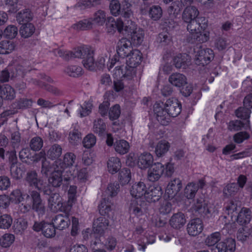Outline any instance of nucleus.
Instances as JSON below:
<instances>
[{
  "mask_svg": "<svg viewBox=\"0 0 252 252\" xmlns=\"http://www.w3.org/2000/svg\"><path fill=\"white\" fill-rule=\"evenodd\" d=\"M221 235L220 232H215L209 235L205 240V244L208 247H214V252H233L235 250L236 244L235 239L227 238L219 242L221 240Z\"/></svg>",
  "mask_w": 252,
  "mask_h": 252,
  "instance_id": "1",
  "label": "nucleus"
},
{
  "mask_svg": "<svg viewBox=\"0 0 252 252\" xmlns=\"http://www.w3.org/2000/svg\"><path fill=\"white\" fill-rule=\"evenodd\" d=\"M75 58H82L84 66L90 70L94 69V49L88 45H83L74 49Z\"/></svg>",
  "mask_w": 252,
  "mask_h": 252,
  "instance_id": "2",
  "label": "nucleus"
},
{
  "mask_svg": "<svg viewBox=\"0 0 252 252\" xmlns=\"http://www.w3.org/2000/svg\"><path fill=\"white\" fill-rule=\"evenodd\" d=\"M193 51L195 54L194 62L198 65H207L214 58V52L212 49L203 48L200 45H196Z\"/></svg>",
  "mask_w": 252,
  "mask_h": 252,
  "instance_id": "3",
  "label": "nucleus"
},
{
  "mask_svg": "<svg viewBox=\"0 0 252 252\" xmlns=\"http://www.w3.org/2000/svg\"><path fill=\"white\" fill-rule=\"evenodd\" d=\"M125 34H130L134 45H140L143 42L144 32L141 28H137L134 22L128 20L125 26Z\"/></svg>",
  "mask_w": 252,
  "mask_h": 252,
  "instance_id": "4",
  "label": "nucleus"
},
{
  "mask_svg": "<svg viewBox=\"0 0 252 252\" xmlns=\"http://www.w3.org/2000/svg\"><path fill=\"white\" fill-rule=\"evenodd\" d=\"M148 210L147 203L137 199H131L128 204V211L130 216L140 217Z\"/></svg>",
  "mask_w": 252,
  "mask_h": 252,
  "instance_id": "5",
  "label": "nucleus"
},
{
  "mask_svg": "<svg viewBox=\"0 0 252 252\" xmlns=\"http://www.w3.org/2000/svg\"><path fill=\"white\" fill-rule=\"evenodd\" d=\"M192 210L195 214L203 218L208 219L211 216V211L209 207L208 202L203 197L195 199L192 206Z\"/></svg>",
  "mask_w": 252,
  "mask_h": 252,
  "instance_id": "6",
  "label": "nucleus"
},
{
  "mask_svg": "<svg viewBox=\"0 0 252 252\" xmlns=\"http://www.w3.org/2000/svg\"><path fill=\"white\" fill-rule=\"evenodd\" d=\"M206 186V182L204 178L200 179L197 182H192L189 183L185 189V196L189 199H192L198 190L203 189Z\"/></svg>",
  "mask_w": 252,
  "mask_h": 252,
  "instance_id": "7",
  "label": "nucleus"
},
{
  "mask_svg": "<svg viewBox=\"0 0 252 252\" xmlns=\"http://www.w3.org/2000/svg\"><path fill=\"white\" fill-rule=\"evenodd\" d=\"M164 109L169 116L176 117L180 114L182 105L177 99L172 97L167 100L164 105Z\"/></svg>",
  "mask_w": 252,
  "mask_h": 252,
  "instance_id": "8",
  "label": "nucleus"
},
{
  "mask_svg": "<svg viewBox=\"0 0 252 252\" xmlns=\"http://www.w3.org/2000/svg\"><path fill=\"white\" fill-rule=\"evenodd\" d=\"M11 71V80L21 81L25 76L27 73L30 70L26 65V63L18 64L10 67Z\"/></svg>",
  "mask_w": 252,
  "mask_h": 252,
  "instance_id": "9",
  "label": "nucleus"
},
{
  "mask_svg": "<svg viewBox=\"0 0 252 252\" xmlns=\"http://www.w3.org/2000/svg\"><path fill=\"white\" fill-rule=\"evenodd\" d=\"M164 166L160 162L155 163L149 169L147 179L150 182L158 181L164 174Z\"/></svg>",
  "mask_w": 252,
  "mask_h": 252,
  "instance_id": "10",
  "label": "nucleus"
},
{
  "mask_svg": "<svg viewBox=\"0 0 252 252\" xmlns=\"http://www.w3.org/2000/svg\"><path fill=\"white\" fill-rule=\"evenodd\" d=\"M125 26L124 21L120 18L118 19L117 21H115L112 17H109L107 18L106 27L107 31L109 33L113 34L117 30L119 32L124 34Z\"/></svg>",
  "mask_w": 252,
  "mask_h": 252,
  "instance_id": "11",
  "label": "nucleus"
},
{
  "mask_svg": "<svg viewBox=\"0 0 252 252\" xmlns=\"http://www.w3.org/2000/svg\"><path fill=\"white\" fill-rule=\"evenodd\" d=\"M207 21L204 17H201L186 23L187 29L190 35L200 30H205L207 27Z\"/></svg>",
  "mask_w": 252,
  "mask_h": 252,
  "instance_id": "12",
  "label": "nucleus"
},
{
  "mask_svg": "<svg viewBox=\"0 0 252 252\" xmlns=\"http://www.w3.org/2000/svg\"><path fill=\"white\" fill-rule=\"evenodd\" d=\"M32 209L36 212L38 215L42 216L45 213V207L39 192H33L32 194Z\"/></svg>",
  "mask_w": 252,
  "mask_h": 252,
  "instance_id": "13",
  "label": "nucleus"
},
{
  "mask_svg": "<svg viewBox=\"0 0 252 252\" xmlns=\"http://www.w3.org/2000/svg\"><path fill=\"white\" fill-rule=\"evenodd\" d=\"M132 50L131 42L127 38H122L118 42L117 53L120 58H125Z\"/></svg>",
  "mask_w": 252,
  "mask_h": 252,
  "instance_id": "14",
  "label": "nucleus"
},
{
  "mask_svg": "<svg viewBox=\"0 0 252 252\" xmlns=\"http://www.w3.org/2000/svg\"><path fill=\"white\" fill-rule=\"evenodd\" d=\"M163 191L159 186H151L147 189L145 198L149 203L158 201L161 198Z\"/></svg>",
  "mask_w": 252,
  "mask_h": 252,
  "instance_id": "15",
  "label": "nucleus"
},
{
  "mask_svg": "<svg viewBox=\"0 0 252 252\" xmlns=\"http://www.w3.org/2000/svg\"><path fill=\"white\" fill-rule=\"evenodd\" d=\"M134 71L130 67L126 65H120L115 67L114 70L113 76L114 78H125L131 80L133 76Z\"/></svg>",
  "mask_w": 252,
  "mask_h": 252,
  "instance_id": "16",
  "label": "nucleus"
},
{
  "mask_svg": "<svg viewBox=\"0 0 252 252\" xmlns=\"http://www.w3.org/2000/svg\"><path fill=\"white\" fill-rule=\"evenodd\" d=\"M203 229L202 220L199 218L191 220L187 225V231L189 235L195 236L200 234Z\"/></svg>",
  "mask_w": 252,
  "mask_h": 252,
  "instance_id": "17",
  "label": "nucleus"
},
{
  "mask_svg": "<svg viewBox=\"0 0 252 252\" xmlns=\"http://www.w3.org/2000/svg\"><path fill=\"white\" fill-rule=\"evenodd\" d=\"M52 222L57 229L62 230L68 227L70 220L68 215L58 214L53 218Z\"/></svg>",
  "mask_w": 252,
  "mask_h": 252,
  "instance_id": "18",
  "label": "nucleus"
},
{
  "mask_svg": "<svg viewBox=\"0 0 252 252\" xmlns=\"http://www.w3.org/2000/svg\"><path fill=\"white\" fill-rule=\"evenodd\" d=\"M182 188V181L179 178H175L168 183L165 192L168 194L169 198H172L181 190Z\"/></svg>",
  "mask_w": 252,
  "mask_h": 252,
  "instance_id": "19",
  "label": "nucleus"
},
{
  "mask_svg": "<svg viewBox=\"0 0 252 252\" xmlns=\"http://www.w3.org/2000/svg\"><path fill=\"white\" fill-rule=\"evenodd\" d=\"M126 58H127L126 60L127 65L133 70L134 68L140 63L142 57L140 51L135 49L133 50Z\"/></svg>",
  "mask_w": 252,
  "mask_h": 252,
  "instance_id": "20",
  "label": "nucleus"
},
{
  "mask_svg": "<svg viewBox=\"0 0 252 252\" xmlns=\"http://www.w3.org/2000/svg\"><path fill=\"white\" fill-rule=\"evenodd\" d=\"M252 218V211L250 209L243 207L238 213L236 222L241 226L248 225Z\"/></svg>",
  "mask_w": 252,
  "mask_h": 252,
  "instance_id": "21",
  "label": "nucleus"
},
{
  "mask_svg": "<svg viewBox=\"0 0 252 252\" xmlns=\"http://www.w3.org/2000/svg\"><path fill=\"white\" fill-rule=\"evenodd\" d=\"M209 39V32L205 30H200L187 37V41L189 43H193L196 41L203 43L207 41Z\"/></svg>",
  "mask_w": 252,
  "mask_h": 252,
  "instance_id": "22",
  "label": "nucleus"
},
{
  "mask_svg": "<svg viewBox=\"0 0 252 252\" xmlns=\"http://www.w3.org/2000/svg\"><path fill=\"white\" fill-rule=\"evenodd\" d=\"M109 221L104 217H100L94 220L93 231L96 234L102 235L104 234L105 230L107 229Z\"/></svg>",
  "mask_w": 252,
  "mask_h": 252,
  "instance_id": "23",
  "label": "nucleus"
},
{
  "mask_svg": "<svg viewBox=\"0 0 252 252\" xmlns=\"http://www.w3.org/2000/svg\"><path fill=\"white\" fill-rule=\"evenodd\" d=\"M199 11L194 6H187L184 9L182 14V19L184 23L189 22L195 19L199 18Z\"/></svg>",
  "mask_w": 252,
  "mask_h": 252,
  "instance_id": "24",
  "label": "nucleus"
},
{
  "mask_svg": "<svg viewBox=\"0 0 252 252\" xmlns=\"http://www.w3.org/2000/svg\"><path fill=\"white\" fill-rule=\"evenodd\" d=\"M153 157L151 154L145 153L139 156L137 164L140 169H145L150 167L153 165Z\"/></svg>",
  "mask_w": 252,
  "mask_h": 252,
  "instance_id": "25",
  "label": "nucleus"
},
{
  "mask_svg": "<svg viewBox=\"0 0 252 252\" xmlns=\"http://www.w3.org/2000/svg\"><path fill=\"white\" fill-rule=\"evenodd\" d=\"M147 188L144 183L139 182L135 183L131 186L130 192L131 195L135 198H140L143 195L145 197L146 193Z\"/></svg>",
  "mask_w": 252,
  "mask_h": 252,
  "instance_id": "26",
  "label": "nucleus"
},
{
  "mask_svg": "<svg viewBox=\"0 0 252 252\" xmlns=\"http://www.w3.org/2000/svg\"><path fill=\"white\" fill-rule=\"evenodd\" d=\"M186 222L185 215L182 212L174 214L169 220L170 225L175 229H180Z\"/></svg>",
  "mask_w": 252,
  "mask_h": 252,
  "instance_id": "27",
  "label": "nucleus"
},
{
  "mask_svg": "<svg viewBox=\"0 0 252 252\" xmlns=\"http://www.w3.org/2000/svg\"><path fill=\"white\" fill-rule=\"evenodd\" d=\"M190 62L189 56L186 54H179L173 59V64L177 68H186Z\"/></svg>",
  "mask_w": 252,
  "mask_h": 252,
  "instance_id": "28",
  "label": "nucleus"
},
{
  "mask_svg": "<svg viewBox=\"0 0 252 252\" xmlns=\"http://www.w3.org/2000/svg\"><path fill=\"white\" fill-rule=\"evenodd\" d=\"M168 81L172 85L178 88L183 87L187 84L185 75L179 73L172 74L169 76Z\"/></svg>",
  "mask_w": 252,
  "mask_h": 252,
  "instance_id": "29",
  "label": "nucleus"
},
{
  "mask_svg": "<svg viewBox=\"0 0 252 252\" xmlns=\"http://www.w3.org/2000/svg\"><path fill=\"white\" fill-rule=\"evenodd\" d=\"M111 200L109 197L102 196L100 203L98 205V210L101 216H109V213L111 211Z\"/></svg>",
  "mask_w": 252,
  "mask_h": 252,
  "instance_id": "30",
  "label": "nucleus"
},
{
  "mask_svg": "<svg viewBox=\"0 0 252 252\" xmlns=\"http://www.w3.org/2000/svg\"><path fill=\"white\" fill-rule=\"evenodd\" d=\"M33 17V14L29 8H25L20 11L17 14V21L20 24L29 23Z\"/></svg>",
  "mask_w": 252,
  "mask_h": 252,
  "instance_id": "31",
  "label": "nucleus"
},
{
  "mask_svg": "<svg viewBox=\"0 0 252 252\" xmlns=\"http://www.w3.org/2000/svg\"><path fill=\"white\" fill-rule=\"evenodd\" d=\"M108 171L114 174L118 172L121 168V162L118 157H110L107 161Z\"/></svg>",
  "mask_w": 252,
  "mask_h": 252,
  "instance_id": "32",
  "label": "nucleus"
},
{
  "mask_svg": "<svg viewBox=\"0 0 252 252\" xmlns=\"http://www.w3.org/2000/svg\"><path fill=\"white\" fill-rule=\"evenodd\" d=\"M131 4L126 1L122 2V8L120 15L125 19L124 26L128 20L132 21L131 17H133V12L131 9Z\"/></svg>",
  "mask_w": 252,
  "mask_h": 252,
  "instance_id": "33",
  "label": "nucleus"
},
{
  "mask_svg": "<svg viewBox=\"0 0 252 252\" xmlns=\"http://www.w3.org/2000/svg\"><path fill=\"white\" fill-rule=\"evenodd\" d=\"M25 181L30 187L36 189L42 180L38 178L37 173L35 171L31 170L27 173Z\"/></svg>",
  "mask_w": 252,
  "mask_h": 252,
  "instance_id": "34",
  "label": "nucleus"
},
{
  "mask_svg": "<svg viewBox=\"0 0 252 252\" xmlns=\"http://www.w3.org/2000/svg\"><path fill=\"white\" fill-rule=\"evenodd\" d=\"M120 190V185L118 183H110L106 189L102 193V196L109 197L110 199L116 196Z\"/></svg>",
  "mask_w": 252,
  "mask_h": 252,
  "instance_id": "35",
  "label": "nucleus"
},
{
  "mask_svg": "<svg viewBox=\"0 0 252 252\" xmlns=\"http://www.w3.org/2000/svg\"><path fill=\"white\" fill-rule=\"evenodd\" d=\"M170 143L165 140H160L157 144L155 148V153L157 157L163 156L169 150Z\"/></svg>",
  "mask_w": 252,
  "mask_h": 252,
  "instance_id": "36",
  "label": "nucleus"
},
{
  "mask_svg": "<svg viewBox=\"0 0 252 252\" xmlns=\"http://www.w3.org/2000/svg\"><path fill=\"white\" fill-rule=\"evenodd\" d=\"M115 151L121 155H124L128 152L129 145L125 140H117L114 144Z\"/></svg>",
  "mask_w": 252,
  "mask_h": 252,
  "instance_id": "37",
  "label": "nucleus"
},
{
  "mask_svg": "<svg viewBox=\"0 0 252 252\" xmlns=\"http://www.w3.org/2000/svg\"><path fill=\"white\" fill-rule=\"evenodd\" d=\"M252 235L249 227L246 225H243L239 228L237 232V238L238 241L242 242L246 241Z\"/></svg>",
  "mask_w": 252,
  "mask_h": 252,
  "instance_id": "38",
  "label": "nucleus"
},
{
  "mask_svg": "<svg viewBox=\"0 0 252 252\" xmlns=\"http://www.w3.org/2000/svg\"><path fill=\"white\" fill-rule=\"evenodd\" d=\"M34 32L35 27L31 23L22 24L19 31L21 36L25 38L31 36Z\"/></svg>",
  "mask_w": 252,
  "mask_h": 252,
  "instance_id": "39",
  "label": "nucleus"
},
{
  "mask_svg": "<svg viewBox=\"0 0 252 252\" xmlns=\"http://www.w3.org/2000/svg\"><path fill=\"white\" fill-rule=\"evenodd\" d=\"M62 153V148L58 144H55L53 145L48 150L46 156L52 159H55L61 156Z\"/></svg>",
  "mask_w": 252,
  "mask_h": 252,
  "instance_id": "40",
  "label": "nucleus"
},
{
  "mask_svg": "<svg viewBox=\"0 0 252 252\" xmlns=\"http://www.w3.org/2000/svg\"><path fill=\"white\" fill-rule=\"evenodd\" d=\"M0 94L3 99L11 100L15 96V91L10 85L6 84L3 87H1Z\"/></svg>",
  "mask_w": 252,
  "mask_h": 252,
  "instance_id": "41",
  "label": "nucleus"
},
{
  "mask_svg": "<svg viewBox=\"0 0 252 252\" xmlns=\"http://www.w3.org/2000/svg\"><path fill=\"white\" fill-rule=\"evenodd\" d=\"M64 72L72 77H78L83 74L82 68L78 65H69L65 67Z\"/></svg>",
  "mask_w": 252,
  "mask_h": 252,
  "instance_id": "42",
  "label": "nucleus"
},
{
  "mask_svg": "<svg viewBox=\"0 0 252 252\" xmlns=\"http://www.w3.org/2000/svg\"><path fill=\"white\" fill-rule=\"evenodd\" d=\"M63 181L62 174L60 171H53L48 179L49 184L56 188L60 187L62 184Z\"/></svg>",
  "mask_w": 252,
  "mask_h": 252,
  "instance_id": "43",
  "label": "nucleus"
},
{
  "mask_svg": "<svg viewBox=\"0 0 252 252\" xmlns=\"http://www.w3.org/2000/svg\"><path fill=\"white\" fill-rule=\"evenodd\" d=\"M239 188L236 183H233L227 184L223 189V194L224 197L228 198L234 195L238 191Z\"/></svg>",
  "mask_w": 252,
  "mask_h": 252,
  "instance_id": "44",
  "label": "nucleus"
},
{
  "mask_svg": "<svg viewBox=\"0 0 252 252\" xmlns=\"http://www.w3.org/2000/svg\"><path fill=\"white\" fill-rule=\"evenodd\" d=\"M225 212L228 215H230L231 218L235 215L234 213L237 214L238 202L232 200L226 202L224 205Z\"/></svg>",
  "mask_w": 252,
  "mask_h": 252,
  "instance_id": "45",
  "label": "nucleus"
},
{
  "mask_svg": "<svg viewBox=\"0 0 252 252\" xmlns=\"http://www.w3.org/2000/svg\"><path fill=\"white\" fill-rule=\"evenodd\" d=\"M118 179L122 185L128 184L131 179L130 170L127 168L122 169L119 172Z\"/></svg>",
  "mask_w": 252,
  "mask_h": 252,
  "instance_id": "46",
  "label": "nucleus"
},
{
  "mask_svg": "<svg viewBox=\"0 0 252 252\" xmlns=\"http://www.w3.org/2000/svg\"><path fill=\"white\" fill-rule=\"evenodd\" d=\"M91 19L92 22L97 25L102 26L107 20L105 12L103 10H99L94 13Z\"/></svg>",
  "mask_w": 252,
  "mask_h": 252,
  "instance_id": "47",
  "label": "nucleus"
},
{
  "mask_svg": "<svg viewBox=\"0 0 252 252\" xmlns=\"http://www.w3.org/2000/svg\"><path fill=\"white\" fill-rule=\"evenodd\" d=\"M93 23L91 19H83L73 25V28L77 30H88L92 28Z\"/></svg>",
  "mask_w": 252,
  "mask_h": 252,
  "instance_id": "48",
  "label": "nucleus"
},
{
  "mask_svg": "<svg viewBox=\"0 0 252 252\" xmlns=\"http://www.w3.org/2000/svg\"><path fill=\"white\" fill-rule=\"evenodd\" d=\"M101 3V0H79L76 4L75 7L84 9L99 5Z\"/></svg>",
  "mask_w": 252,
  "mask_h": 252,
  "instance_id": "49",
  "label": "nucleus"
},
{
  "mask_svg": "<svg viewBox=\"0 0 252 252\" xmlns=\"http://www.w3.org/2000/svg\"><path fill=\"white\" fill-rule=\"evenodd\" d=\"M15 239L13 234L5 233L0 238V245L3 248H8L14 243Z\"/></svg>",
  "mask_w": 252,
  "mask_h": 252,
  "instance_id": "50",
  "label": "nucleus"
},
{
  "mask_svg": "<svg viewBox=\"0 0 252 252\" xmlns=\"http://www.w3.org/2000/svg\"><path fill=\"white\" fill-rule=\"evenodd\" d=\"M149 15L152 20H158L162 15V10L159 5H153L150 8Z\"/></svg>",
  "mask_w": 252,
  "mask_h": 252,
  "instance_id": "51",
  "label": "nucleus"
},
{
  "mask_svg": "<svg viewBox=\"0 0 252 252\" xmlns=\"http://www.w3.org/2000/svg\"><path fill=\"white\" fill-rule=\"evenodd\" d=\"M106 129V125L103 120L98 119L94 122L93 131L94 133L99 135H102L104 134Z\"/></svg>",
  "mask_w": 252,
  "mask_h": 252,
  "instance_id": "52",
  "label": "nucleus"
},
{
  "mask_svg": "<svg viewBox=\"0 0 252 252\" xmlns=\"http://www.w3.org/2000/svg\"><path fill=\"white\" fill-rule=\"evenodd\" d=\"M56 228L52 222H46L43 226L42 234L46 238H52L56 235Z\"/></svg>",
  "mask_w": 252,
  "mask_h": 252,
  "instance_id": "53",
  "label": "nucleus"
},
{
  "mask_svg": "<svg viewBox=\"0 0 252 252\" xmlns=\"http://www.w3.org/2000/svg\"><path fill=\"white\" fill-rule=\"evenodd\" d=\"M15 48L14 43L9 41L0 42V54H7L11 53Z\"/></svg>",
  "mask_w": 252,
  "mask_h": 252,
  "instance_id": "54",
  "label": "nucleus"
},
{
  "mask_svg": "<svg viewBox=\"0 0 252 252\" xmlns=\"http://www.w3.org/2000/svg\"><path fill=\"white\" fill-rule=\"evenodd\" d=\"M13 222L12 217L8 214L0 216V228L6 229L10 227Z\"/></svg>",
  "mask_w": 252,
  "mask_h": 252,
  "instance_id": "55",
  "label": "nucleus"
},
{
  "mask_svg": "<svg viewBox=\"0 0 252 252\" xmlns=\"http://www.w3.org/2000/svg\"><path fill=\"white\" fill-rule=\"evenodd\" d=\"M109 8L112 14L117 16L121 13L122 8V3L121 4L118 0H110Z\"/></svg>",
  "mask_w": 252,
  "mask_h": 252,
  "instance_id": "56",
  "label": "nucleus"
},
{
  "mask_svg": "<svg viewBox=\"0 0 252 252\" xmlns=\"http://www.w3.org/2000/svg\"><path fill=\"white\" fill-rule=\"evenodd\" d=\"M43 140L39 136L32 138L30 143L31 149L34 151H39L43 147Z\"/></svg>",
  "mask_w": 252,
  "mask_h": 252,
  "instance_id": "57",
  "label": "nucleus"
},
{
  "mask_svg": "<svg viewBox=\"0 0 252 252\" xmlns=\"http://www.w3.org/2000/svg\"><path fill=\"white\" fill-rule=\"evenodd\" d=\"M18 33V29L14 25H9L4 30L3 36L7 39H13Z\"/></svg>",
  "mask_w": 252,
  "mask_h": 252,
  "instance_id": "58",
  "label": "nucleus"
},
{
  "mask_svg": "<svg viewBox=\"0 0 252 252\" xmlns=\"http://www.w3.org/2000/svg\"><path fill=\"white\" fill-rule=\"evenodd\" d=\"M251 110L248 107H239L235 111V115L237 117L243 120L248 119L250 118Z\"/></svg>",
  "mask_w": 252,
  "mask_h": 252,
  "instance_id": "59",
  "label": "nucleus"
},
{
  "mask_svg": "<svg viewBox=\"0 0 252 252\" xmlns=\"http://www.w3.org/2000/svg\"><path fill=\"white\" fill-rule=\"evenodd\" d=\"M129 80L125 78H114L113 81V89L116 92H119L126 86V83Z\"/></svg>",
  "mask_w": 252,
  "mask_h": 252,
  "instance_id": "60",
  "label": "nucleus"
},
{
  "mask_svg": "<svg viewBox=\"0 0 252 252\" xmlns=\"http://www.w3.org/2000/svg\"><path fill=\"white\" fill-rule=\"evenodd\" d=\"M183 8L182 3L179 1H175L172 3V5L168 8V12L170 15H173L176 17L180 14Z\"/></svg>",
  "mask_w": 252,
  "mask_h": 252,
  "instance_id": "61",
  "label": "nucleus"
},
{
  "mask_svg": "<svg viewBox=\"0 0 252 252\" xmlns=\"http://www.w3.org/2000/svg\"><path fill=\"white\" fill-rule=\"evenodd\" d=\"M93 104L90 101H85L83 105H80L79 114L81 117H86L89 115L92 111Z\"/></svg>",
  "mask_w": 252,
  "mask_h": 252,
  "instance_id": "62",
  "label": "nucleus"
},
{
  "mask_svg": "<svg viewBox=\"0 0 252 252\" xmlns=\"http://www.w3.org/2000/svg\"><path fill=\"white\" fill-rule=\"evenodd\" d=\"M36 189L39 191L43 192L45 195H49L53 192L52 188L49 184L44 182L43 180L40 182Z\"/></svg>",
  "mask_w": 252,
  "mask_h": 252,
  "instance_id": "63",
  "label": "nucleus"
},
{
  "mask_svg": "<svg viewBox=\"0 0 252 252\" xmlns=\"http://www.w3.org/2000/svg\"><path fill=\"white\" fill-rule=\"evenodd\" d=\"M96 143L95 136L93 134H88L83 139V144L84 147L89 149L93 147Z\"/></svg>",
  "mask_w": 252,
  "mask_h": 252,
  "instance_id": "64",
  "label": "nucleus"
}]
</instances>
